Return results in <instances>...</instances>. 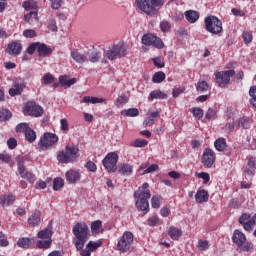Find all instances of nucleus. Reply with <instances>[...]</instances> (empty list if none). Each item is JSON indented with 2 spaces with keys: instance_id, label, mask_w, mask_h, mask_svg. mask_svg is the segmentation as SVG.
<instances>
[{
  "instance_id": "412c9836",
  "label": "nucleus",
  "mask_w": 256,
  "mask_h": 256,
  "mask_svg": "<svg viewBox=\"0 0 256 256\" xmlns=\"http://www.w3.org/2000/svg\"><path fill=\"white\" fill-rule=\"evenodd\" d=\"M118 173H120V175L129 177V175L133 174V166L131 164L122 163L118 168Z\"/></svg>"
},
{
  "instance_id": "2eb2a0df",
  "label": "nucleus",
  "mask_w": 256,
  "mask_h": 256,
  "mask_svg": "<svg viewBox=\"0 0 256 256\" xmlns=\"http://www.w3.org/2000/svg\"><path fill=\"white\" fill-rule=\"evenodd\" d=\"M239 224L243 225V228L251 233L253 231V218H251L250 214L244 213L239 218Z\"/></svg>"
},
{
  "instance_id": "0e129e2a",
  "label": "nucleus",
  "mask_w": 256,
  "mask_h": 256,
  "mask_svg": "<svg viewBox=\"0 0 256 256\" xmlns=\"http://www.w3.org/2000/svg\"><path fill=\"white\" fill-rule=\"evenodd\" d=\"M52 9H61L63 0H50Z\"/></svg>"
},
{
  "instance_id": "ddd939ff",
  "label": "nucleus",
  "mask_w": 256,
  "mask_h": 256,
  "mask_svg": "<svg viewBox=\"0 0 256 256\" xmlns=\"http://www.w3.org/2000/svg\"><path fill=\"white\" fill-rule=\"evenodd\" d=\"M136 6L146 15H150V17L157 15V10L153 8L151 0H136Z\"/></svg>"
},
{
  "instance_id": "69168bd1",
  "label": "nucleus",
  "mask_w": 256,
  "mask_h": 256,
  "mask_svg": "<svg viewBox=\"0 0 256 256\" xmlns=\"http://www.w3.org/2000/svg\"><path fill=\"white\" fill-rule=\"evenodd\" d=\"M147 223H148L149 227H155V225H157V223H159V217L152 216L151 218H149L147 220Z\"/></svg>"
},
{
  "instance_id": "de8ad7c7",
  "label": "nucleus",
  "mask_w": 256,
  "mask_h": 256,
  "mask_svg": "<svg viewBox=\"0 0 256 256\" xmlns=\"http://www.w3.org/2000/svg\"><path fill=\"white\" fill-rule=\"evenodd\" d=\"M44 85H51L55 81V77L51 73H46L42 78Z\"/></svg>"
},
{
  "instance_id": "aec40b11",
  "label": "nucleus",
  "mask_w": 256,
  "mask_h": 256,
  "mask_svg": "<svg viewBox=\"0 0 256 256\" xmlns=\"http://www.w3.org/2000/svg\"><path fill=\"white\" fill-rule=\"evenodd\" d=\"M196 203H207L209 201V192L200 189L195 194Z\"/></svg>"
},
{
  "instance_id": "5701e85b",
  "label": "nucleus",
  "mask_w": 256,
  "mask_h": 256,
  "mask_svg": "<svg viewBox=\"0 0 256 256\" xmlns=\"http://www.w3.org/2000/svg\"><path fill=\"white\" fill-rule=\"evenodd\" d=\"M53 237V229L51 227H47L38 232V239L49 241Z\"/></svg>"
},
{
  "instance_id": "052dcab7",
  "label": "nucleus",
  "mask_w": 256,
  "mask_h": 256,
  "mask_svg": "<svg viewBox=\"0 0 256 256\" xmlns=\"http://www.w3.org/2000/svg\"><path fill=\"white\" fill-rule=\"evenodd\" d=\"M23 35L24 37H26L27 39H31L33 37H37V32H35V30L33 29H28V30H25L23 32Z\"/></svg>"
},
{
  "instance_id": "39448f33",
  "label": "nucleus",
  "mask_w": 256,
  "mask_h": 256,
  "mask_svg": "<svg viewBox=\"0 0 256 256\" xmlns=\"http://www.w3.org/2000/svg\"><path fill=\"white\" fill-rule=\"evenodd\" d=\"M205 29L212 35H219L223 31V23L216 16H208L204 20Z\"/></svg>"
},
{
  "instance_id": "603ef678",
  "label": "nucleus",
  "mask_w": 256,
  "mask_h": 256,
  "mask_svg": "<svg viewBox=\"0 0 256 256\" xmlns=\"http://www.w3.org/2000/svg\"><path fill=\"white\" fill-rule=\"evenodd\" d=\"M11 117V112L7 109L0 110V121H9Z\"/></svg>"
},
{
  "instance_id": "423d86ee",
  "label": "nucleus",
  "mask_w": 256,
  "mask_h": 256,
  "mask_svg": "<svg viewBox=\"0 0 256 256\" xmlns=\"http://www.w3.org/2000/svg\"><path fill=\"white\" fill-rule=\"evenodd\" d=\"M133 239V233L129 231L124 232L117 244L118 251H121V253H127V251H131V249H133Z\"/></svg>"
},
{
  "instance_id": "7c9ffc66",
  "label": "nucleus",
  "mask_w": 256,
  "mask_h": 256,
  "mask_svg": "<svg viewBox=\"0 0 256 256\" xmlns=\"http://www.w3.org/2000/svg\"><path fill=\"white\" fill-rule=\"evenodd\" d=\"M82 101L83 103H92V105H95L97 103H107V100L105 98H97L91 96H84Z\"/></svg>"
},
{
  "instance_id": "4c0bfd02",
  "label": "nucleus",
  "mask_w": 256,
  "mask_h": 256,
  "mask_svg": "<svg viewBox=\"0 0 256 256\" xmlns=\"http://www.w3.org/2000/svg\"><path fill=\"white\" fill-rule=\"evenodd\" d=\"M25 138H26V141H28L29 143H33V141H35V139H37V134L35 133V131L33 129L29 128L25 132Z\"/></svg>"
},
{
  "instance_id": "a211bd4d",
  "label": "nucleus",
  "mask_w": 256,
  "mask_h": 256,
  "mask_svg": "<svg viewBox=\"0 0 256 256\" xmlns=\"http://www.w3.org/2000/svg\"><path fill=\"white\" fill-rule=\"evenodd\" d=\"M13 87L14 88L9 89V95L11 97H15V95H21L23 93V89L25 88V82L15 81Z\"/></svg>"
},
{
  "instance_id": "09e8293b",
  "label": "nucleus",
  "mask_w": 256,
  "mask_h": 256,
  "mask_svg": "<svg viewBox=\"0 0 256 256\" xmlns=\"http://www.w3.org/2000/svg\"><path fill=\"white\" fill-rule=\"evenodd\" d=\"M249 95L251 97L250 103L253 107H256V86H252L249 90Z\"/></svg>"
},
{
  "instance_id": "4d7b16f0",
  "label": "nucleus",
  "mask_w": 256,
  "mask_h": 256,
  "mask_svg": "<svg viewBox=\"0 0 256 256\" xmlns=\"http://www.w3.org/2000/svg\"><path fill=\"white\" fill-rule=\"evenodd\" d=\"M27 130H29V124L27 123H20L16 126L17 133H27Z\"/></svg>"
},
{
  "instance_id": "774afa93",
  "label": "nucleus",
  "mask_w": 256,
  "mask_h": 256,
  "mask_svg": "<svg viewBox=\"0 0 256 256\" xmlns=\"http://www.w3.org/2000/svg\"><path fill=\"white\" fill-rule=\"evenodd\" d=\"M76 250L79 251L81 256H91L92 253L91 250L88 248V245H86L85 249L81 248Z\"/></svg>"
},
{
  "instance_id": "0eeeda50",
  "label": "nucleus",
  "mask_w": 256,
  "mask_h": 256,
  "mask_svg": "<svg viewBox=\"0 0 256 256\" xmlns=\"http://www.w3.org/2000/svg\"><path fill=\"white\" fill-rule=\"evenodd\" d=\"M117 161H119V155L115 152H110L103 159L102 163L108 173H115L117 171Z\"/></svg>"
},
{
  "instance_id": "f704fd0d",
  "label": "nucleus",
  "mask_w": 256,
  "mask_h": 256,
  "mask_svg": "<svg viewBox=\"0 0 256 256\" xmlns=\"http://www.w3.org/2000/svg\"><path fill=\"white\" fill-rule=\"evenodd\" d=\"M237 127H242V129H249L251 127V119L249 118H240L237 122Z\"/></svg>"
},
{
  "instance_id": "7ed1b4c3",
  "label": "nucleus",
  "mask_w": 256,
  "mask_h": 256,
  "mask_svg": "<svg viewBox=\"0 0 256 256\" xmlns=\"http://www.w3.org/2000/svg\"><path fill=\"white\" fill-rule=\"evenodd\" d=\"M104 57L110 61L127 57V46H125L123 43L114 44L104 51Z\"/></svg>"
},
{
  "instance_id": "f03ea898",
  "label": "nucleus",
  "mask_w": 256,
  "mask_h": 256,
  "mask_svg": "<svg viewBox=\"0 0 256 256\" xmlns=\"http://www.w3.org/2000/svg\"><path fill=\"white\" fill-rule=\"evenodd\" d=\"M74 238L73 243L76 249H83L85 243L89 241V226L85 222H78L72 229Z\"/></svg>"
},
{
  "instance_id": "bf43d9fd",
  "label": "nucleus",
  "mask_w": 256,
  "mask_h": 256,
  "mask_svg": "<svg viewBox=\"0 0 256 256\" xmlns=\"http://www.w3.org/2000/svg\"><path fill=\"white\" fill-rule=\"evenodd\" d=\"M158 170H159V165L152 164L146 170H144L142 175H147V173H155V171H158Z\"/></svg>"
},
{
  "instance_id": "3c124183",
  "label": "nucleus",
  "mask_w": 256,
  "mask_h": 256,
  "mask_svg": "<svg viewBox=\"0 0 256 256\" xmlns=\"http://www.w3.org/2000/svg\"><path fill=\"white\" fill-rule=\"evenodd\" d=\"M192 113H193V117L195 118V119H197L198 121L200 120V119H203V115H204V112H203V109H201V108H193L192 109Z\"/></svg>"
},
{
  "instance_id": "13d9d810",
  "label": "nucleus",
  "mask_w": 256,
  "mask_h": 256,
  "mask_svg": "<svg viewBox=\"0 0 256 256\" xmlns=\"http://www.w3.org/2000/svg\"><path fill=\"white\" fill-rule=\"evenodd\" d=\"M155 67H158V69H163L165 67V62L163 61V58L161 57H156L152 59Z\"/></svg>"
},
{
  "instance_id": "49530a36",
  "label": "nucleus",
  "mask_w": 256,
  "mask_h": 256,
  "mask_svg": "<svg viewBox=\"0 0 256 256\" xmlns=\"http://www.w3.org/2000/svg\"><path fill=\"white\" fill-rule=\"evenodd\" d=\"M152 81L153 83H163V81H165V74L163 72H156Z\"/></svg>"
},
{
  "instance_id": "1a4fd4ad",
  "label": "nucleus",
  "mask_w": 256,
  "mask_h": 256,
  "mask_svg": "<svg viewBox=\"0 0 256 256\" xmlns=\"http://www.w3.org/2000/svg\"><path fill=\"white\" fill-rule=\"evenodd\" d=\"M142 44L147 47H156V49H163L165 47L163 40L153 34H144L142 36Z\"/></svg>"
},
{
  "instance_id": "5fc2aeb1",
  "label": "nucleus",
  "mask_w": 256,
  "mask_h": 256,
  "mask_svg": "<svg viewBox=\"0 0 256 256\" xmlns=\"http://www.w3.org/2000/svg\"><path fill=\"white\" fill-rule=\"evenodd\" d=\"M128 102H129V98H127V96H119L116 99V106L123 107V105H127Z\"/></svg>"
},
{
  "instance_id": "4be33fe9",
  "label": "nucleus",
  "mask_w": 256,
  "mask_h": 256,
  "mask_svg": "<svg viewBox=\"0 0 256 256\" xmlns=\"http://www.w3.org/2000/svg\"><path fill=\"white\" fill-rule=\"evenodd\" d=\"M15 203V196L13 194L0 196V205L2 207H9V205H13Z\"/></svg>"
},
{
  "instance_id": "8fccbe9b",
  "label": "nucleus",
  "mask_w": 256,
  "mask_h": 256,
  "mask_svg": "<svg viewBox=\"0 0 256 256\" xmlns=\"http://www.w3.org/2000/svg\"><path fill=\"white\" fill-rule=\"evenodd\" d=\"M197 247L199 249V251H207V249H209L210 245H209V241L207 240H199Z\"/></svg>"
},
{
  "instance_id": "bb28decb",
  "label": "nucleus",
  "mask_w": 256,
  "mask_h": 256,
  "mask_svg": "<svg viewBox=\"0 0 256 256\" xmlns=\"http://www.w3.org/2000/svg\"><path fill=\"white\" fill-rule=\"evenodd\" d=\"M59 83L62 85V87H71V85H75L77 83V79H69L68 76H60Z\"/></svg>"
},
{
  "instance_id": "f3484780",
  "label": "nucleus",
  "mask_w": 256,
  "mask_h": 256,
  "mask_svg": "<svg viewBox=\"0 0 256 256\" xmlns=\"http://www.w3.org/2000/svg\"><path fill=\"white\" fill-rule=\"evenodd\" d=\"M21 51H23V46H21V42L15 41L8 44L7 53L9 55H21Z\"/></svg>"
},
{
  "instance_id": "e2e57ef3",
  "label": "nucleus",
  "mask_w": 256,
  "mask_h": 256,
  "mask_svg": "<svg viewBox=\"0 0 256 256\" xmlns=\"http://www.w3.org/2000/svg\"><path fill=\"white\" fill-rule=\"evenodd\" d=\"M86 169H88V171H91L92 173H95V171H97V165L94 164L93 161H88L85 164Z\"/></svg>"
},
{
  "instance_id": "cd10ccee",
  "label": "nucleus",
  "mask_w": 256,
  "mask_h": 256,
  "mask_svg": "<svg viewBox=\"0 0 256 256\" xmlns=\"http://www.w3.org/2000/svg\"><path fill=\"white\" fill-rule=\"evenodd\" d=\"M168 234H169V237L173 239V241H177L179 237L183 235V232L181 231V229L172 226L169 228Z\"/></svg>"
},
{
  "instance_id": "f8f14e48",
  "label": "nucleus",
  "mask_w": 256,
  "mask_h": 256,
  "mask_svg": "<svg viewBox=\"0 0 256 256\" xmlns=\"http://www.w3.org/2000/svg\"><path fill=\"white\" fill-rule=\"evenodd\" d=\"M18 172L22 179H27L29 183H35V175L25 168V159L18 158L17 160Z\"/></svg>"
},
{
  "instance_id": "473e14b6",
  "label": "nucleus",
  "mask_w": 256,
  "mask_h": 256,
  "mask_svg": "<svg viewBox=\"0 0 256 256\" xmlns=\"http://www.w3.org/2000/svg\"><path fill=\"white\" fill-rule=\"evenodd\" d=\"M121 115L123 117H138L139 109L137 108H129L121 111Z\"/></svg>"
},
{
  "instance_id": "37998d69",
  "label": "nucleus",
  "mask_w": 256,
  "mask_h": 256,
  "mask_svg": "<svg viewBox=\"0 0 256 256\" xmlns=\"http://www.w3.org/2000/svg\"><path fill=\"white\" fill-rule=\"evenodd\" d=\"M197 91L200 93H205V91H209V84L206 81H198L196 85Z\"/></svg>"
},
{
  "instance_id": "b1692460",
  "label": "nucleus",
  "mask_w": 256,
  "mask_h": 256,
  "mask_svg": "<svg viewBox=\"0 0 256 256\" xmlns=\"http://www.w3.org/2000/svg\"><path fill=\"white\" fill-rule=\"evenodd\" d=\"M185 17L188 23H197V21H199V12L195 10H187L185 12Z\"/></svg>"
},
{
  "instance_id": "864d4df0",
  "label": "nucleus",
  "mask_w": 256,
  "mask_h": 256,
  "mask_svg": "<svg viewBox=\"0 0 256 256\" xmlns=\"http://www.w3.org/2000/svg\"><path fill=\"white\" fill-rule=\"evenodd\" d=\"M160 29L163 33H168L171 31V23L167 20H164L160 23Z\"/></svg>"
},
{
  "instance_id": "393cba45",
  "label": "nucleus",
  "mask_w": 256,
  "mask_h": 256,
  "mask_svg": "<svg viewBox=\"0 0 256 256\" xmlns=\"http://www.w3.org/2000/svg\"><path fill=\"white\" fill-rule=\"evenodd\" d=\"M24 21L29 23V25H33V23H39V16L37 11H31L28 14L24 15Z\"/></svg>"
},
{
  "instance_id": "c85d7f7f",
  "label": "nucleus",
  "mask_w": 256,
  "mask_h": 256,
  "mask_svg": "<svg viewBox=\"0 0 256 256\" xmlns=\"http://www.w3.org/2000/svg\"><path fill=\"white\" fill-rule=\"evenodd\" d=\"M38 53L40 57H47V55H51L52 50L47 45L38 42Z\"/></svg>"
},
{
  "instance_id": "6e6552de",
  "label": "nucleus",
  "mask_w": 256,
  "mask_h": 256,
  "mask_svg": "<svg viewBox=\"0 0 256 256\" xmlns=\"http://www.w3.org/2000/svg\"><path fill=\"white\" fill-rule=\"evenodd\" d=\"M57 141H59V136H57L56 134L47 132L40 139L38 145H39L40 149L45 151V150L49 149L50 147H53V145H55V143H57Z\"/></svg>"
},
{
  "instance_id": "2f4dec72",
  "label": "nucleus",
  "mask_w": 256,
  "mask_h": 256,
  "mask_svg": "<svg viewBox=\"0 0 256 256\" xmlns=\"http://www.w3.org/2000/svg\"><path fill=\"white\" fill-rule=\"evenodd\" d=\"M71 57L76 61V63H80V64H83L85 63V61H88L87 56L79 53V51H72Z\"/></svg>"
},
{
  "instance_id": "e433bc0d",
  "label": "nucleus",
  "mask_w": 256,
  "mask_h": 256,
  "mask_svg": "<svg viewBox=\"0 0 256 256\" xmlns=\"http://www.w3.org/2000/svg\"><path fill=\"white\" fill-rule=\"evenodd\" d=\"M22 7L26 11H31V9H38L37 1H35V0L25 1V2H23Z\"/></svg>"
},
{
  "instance_id": "dca6fc26",
  "label": "nucleus",
  "mask_w": 256,
  "mask_h": 256,
  "mask_svg": "<svg viewBox=\"0 0 256 256\" xmlns=\"http://www.w3.org/2000/svg\"><path fill=\"white\" fill-rule=\"evenodd\" d=\"M65 177L69 185H75L77 181H81V173L78 170H68L65 173Z\"/></svg>"
},
{
  "instance_id": "72a5a7b5",
  "label": "nucleus",
  "mask_w": 256,
  "mask_h": 256,
  "mask_svg": "<svg viewBox=\"0 0 256 256\" xmlns=\"http://www.w3.org/2000/svg\"><path fill=\"white\" fill-rule=\"evenodd\" d=\"M214 147L217 151H225V149L227 148V141L225 140V138H218L214 142Z\"/></svg>"
},
{
  "instance_id": "9d476101",
  "label": "nucleus",
  "mask_w": 256,
  "mask_h": 256,
  "mask_svg": "<svg viewBox=\"0 0 256 256\" xmlns=\"http://www.w3.org/2000/svg\"><path fill=\"white\" fill-rule=\"evenodd\" d=\"M235 75V70H227L215 73V79L218 86L221 88L229 85V81H231V77Z\"/></svg>"
},
{
  "instance_id": "6e6d98bb",
  "label": "nucleus",
  "mask_w": 256,
  "mask_h": 256,
  "mask_svg": "<svg viewBox=\"0 0 256 256\" xmlns=\"http://www.w3.org/2000/svg\"><path fill=\"white\" fill-rule=\"evenodd\" d=\"M87 245L89 250L93 253V251H97V249L101 247V241H90Z\"/></svg>"
},
{
  "instance_id": "ea45409f",
  "label": "nucleus",
  "mask_w": 256,
  "mask_h": 256,
  "mask_svg": "<svg viewBox=\"0 0 256 256\" xmlns=\"http://www.w3.org/2000/svg\"><path fill=\"white\" fill-rule=\"evenodd\" d=\"M162 197L159 195H154L151 198V206L153 209H159V207H161V201H162Z\"/></svg>"
},
{
  "instance_id": "4468645a",
  "label": "nucleus",
  "mask_w": 256,
  "mask_h": 256,
  "mask_svg": "<svg viewBox=\"0 0 256 256\" xmlns=\"http://www.w3.org/2000/svg\"><path fill=\"white\" fill-rule=\"evenodd\" d=\"M215 159H217L215 152L211 148H205L202 155V165L207 169H211L215 163Z\"/></svg>"
},
{
  "instance_id": "c03bdc74",
  "label": "nucleus",
  "mask_w": 256,
  "mask_h": 256,
  "mask_svg": "<svg viewBox=\"0 0 256 256\" xmlns=\"http://www.w3.org/2000/svg\"><path fill=\"white\" fill-rule=\"evenodd\" d=\"M51 243H53V240H39L37 242V248L38 249H49L51 247Z\"/></svg>"
},
{
  "instance_id": "c9c22d12",
  "label": "nucleus",
  "mask_w": 256,
  "mask_h": 256,
  "mask_svg": "<svg viewBox=\"0 0 256 256\" xmlns=\"http://www.w3.org/2000/svg\"><path fill=\"white\" fill-rule=\"evenodd\" d=\"M100 59H101V52L97 50H93L92 52H90L88 57V61H90V63H98Z\"/></svg>"
},
{
  "instance_id": "20e7f679",
  "label": "nucleus",
  "mask_w": 256,
  "mask_h": 256,
  "mask_svg": "<svg viewBox=\"0 0 256 256\" xmlns=\"http://www.w3.org/2000/svg\"><path fill=\"white\" fill-rule=\"evenodd\" d=\"M59 163H73L79 159V148L77 146H66L65 151L57 154Z\"/></svg>"
},
{
  "instance_id": "c756f323",
  "label": "nucleus",
  "mask_w": 256,
  "mask_h": 256,
  "mask_svg": "<svg viewBox=\"0 0 256 256\" xmlns=\"http://www.w3.org/2000/svg\"><path fill=\"white\" fill-rule=\"evenodd\" d=\"M153 99H167V94L161 90H154L150 92V96L148 97V101H153Z\"/></svg>"
},
{
  "instance_id": "79ce46f5",
  "label": "nucleus",
  "mask_w": 256,
  "mask_h": 256,
  "mask_svg": "<svg viewBox=\"0 0 256 256\" xmlns=\"http://www.w3.org/2000/svg\"><path fill=\"white\" fill-rule=\"evenodd\" d=\"M64 185H65V180H63V178H55L53 180L54 191H59V189H63Z\"/></svg>"
},
{
  "instance_id": "a878e982",
  "label": "nucleus",
  "mask_w": 256,
  "mask_h": 256,
  "mask_svg": "<svg viewBox=\"0 0 256 256\" xmlns=\"http://www.w3.org/2000/svg\"><path fill=\"white\" fill-rule=\"evenodd\" d=\"M39 223H41V212L37 211V212H34L28 218V225H31L32 227H37Z\"/></svg>"
},
{
  "instance_id": "f257e3e1",
  "label": "nucleus",
  "mask_w": 256,
  "mask_h": 256,
  "mask_svg": "<svg viewBox=\"0 0 256 256\" xmlns=\"http://www.w3.org/2000/svg\"><path fill=\"white\" fill-rule=\"evenodd\" d=\"M135 207L140 211H149V199H151V190H149V183L142 184L137 191L134 192Z\"/></svg>"
},
{
  "instance_id": "6ab92c4d",
  "label": "nucleus",
  "mask_w": 256,
  "mask_h": 256,
  "mask_svg": "<svg viewBox=\"0 0 256 256\" xmlns=\"http://www.w3.org/2000/svg\"><path fill=\"white\" fill-rule=\"evenodd\" d=\"M232 241L233 243L238 245V247H243V244L245 243V241H247V237L244 235L243 232L235 230L232 236Z\"/></svg>"
},
{
  "instance_id": "680f3d73",
  "label": "nucleus",
  "mask_w": 256,
  "mask_h": 256,
  "mask_svg": "<svg viewBox=\"0 0 256 256\" xmlns=\"http://www.w3.org/2000/svg\"><path fill=\"white\" fill-rule=\"evenodd\" d=\"M184 91H185V86L175 87L173 89L172 95L173 97H179V95H181V93H183Z\"/></svg>"
},
{
  "instance_id": "9b49d317",
  "label": "nucleus",
  "mask_w": 256,
  "mask_h": 256,
  "mask_svg": "<svg viewBox=\"0 0 256 256\" xmlns=\"http://www.w3.org/2000/svg\"><path fill=\"white\" fill-rule=\"evenodd\" d=\"M43 107L35 102H28L24 107V113L30 115V117H43Z\"/></svg>"
},
{
  "instance_id": "a19ab883",
  "label": "nucleus",
  "mask_w": 256,
  "mask_h": 256,
  "mask_svg": "<svg viewBox=\"0 0 256 256\" xmlns=\"http://www.w3.org/2000/svg\"><path fill=\"white\" fill-rule=\"evenodd\" d=\"M101 227H102V222L101 220H97L92 222L91 224V231L93 234L97 235L98 233H101Z\"/></svg>"
},
{
  "instance_id": "58836bf2",
  "label": "nucleus",
  "mask_w": 256,
  "mask_h": 256,
  "mask_svg": "<svg viewBox=\"0 0 256 256\" xmlns=\"http://www.w3.org/2000/svg\"><path fill=\"white\" fill-rule=\"evenodd\" d=\"M148 141L145 139L138 138L132 142H130V147H147Z\"/></svg>"
},
{
  "instance_id": "338daca9",
  "label": "nucleus",
  "mask_w": 256,
  "mask_h": 256,
  "mask_svg": "<svg viewBox=\"0 0 256 256\" xmlns=\"http://www.w3.org/2000/svg\"><path fill=\"white\" fill-rule=\"evenodd\" d=\"M7 146H8V149H15V147H17V139L9 138L7 140Z\"/></svg>"
},
{
  "instance_id": "a18cd8bd",
  "label": "nucleus",
  "mask_w": 256,
  "mask_h": 256,
  "mask_svg": "<svg viewBox=\"0 0 256 256\" xmlns=\"http://www.w3.org/2000/svg\"><path fill=\"white\" fill-rule=\"evenodd\" d=\"M18 247H22V249H28V247H31V239L29 238H22L19 239L17 242Z\"/></svg>"
}]
</instances>
